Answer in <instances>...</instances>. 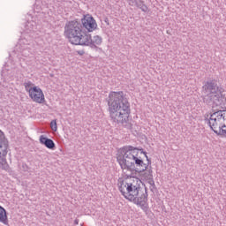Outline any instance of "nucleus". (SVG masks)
<instances>
[{
  "label": "nucleus",
  "mask_w": 226,
  "mask_h": 226,
  "mask_svg": "<svg viewBox=\"0 0 226 226\" xmlns=\"http://www.w3.org/2000/svg\"><path fill=\"white\" fill-rule=\"evenodd\" d=\"M0 222L4 225H8V215L6 209L0 206Z\"/></svg>",
  "instance_id": "12"
},
{
  "label": "nucleus",
  "mask_w": 226,
  "mask_h": 226,
  "mask_svg": "<svg viewBox=\"0 0 226 226\" xmlns=\"http://www.w3.org/2000/svg\"><path fill=\"white\" fill-rule=\"evenodd\" d=\"M50 126H51V130H53V132H57V122H56V120L51 121Z\"/></svg>",
  "instance_id": "19"
},
{
  "label": "nucleus",
  "mask_w": 226,
  "mask_h": 226,
  "mask_svg": "<svg viewBox=\"0 0 226 226\" xmlns=\"http://www.w3.org/2000/svg\"><path fill=\"white\" fill-rule=\"evenodd\" d=\"M136 6L137 8H139V10H141V11H144L146 13V11H147V5L144 4V1L142 0H136Z\"/></svg>",
  "instance_id": "17"
},
{
  "label": "nucleus",
  "mask_w": 226,
  "mask_h": 226,
  "mask_svg": "<svg viewBox=\"0 0 226 226\" xmlns=\"http://www.w3.org/2000/svg\"><path fill=\"white\" fill-rule=\"evenodd\" d=\"M40 144L45 146L48 149H56V143L51 139L45 137V135H41L39 139Z\"/></svg>",
  "instance_id": "11"
},
{
  "label": "nucleus",
  "mask_w": 226,
  "mask_h": 226,
  "mask_svg": "<svg viewBox=\"0 0 226 226\" xmlns=\"http://www.w3.org/2000/svg\"><path fill=\"white\" fill-rule=\"evenodd\" d=\"M28 94L35 103H45V94L39 87H33V89L29 90Z\"/></svg>",
  "instance_id": "8"
},
{
  "label": "nucleus",
  "mask_w": 226,
  "mask_h": 226,
  "mask_svg": "<svg viewBox=\"0 0 226 226\" xmlns=\"http://www.w3.org/2000/svg\"><path fill=\"white\" fill-rule=\"evenodd\" d=\"M202 89L205 94L203 98L205 103L207 105H211V103L218 105V103H220L222 91L220 90V87H218V81H216V79H208L206 81Z\"/></svg>",
  "instance_id": "5"
},
{
  "label": "nucleus",
  "mask_w": 226,
  "mask_h": 226,
  "mask_svg": "<svg viewBox=\"0 0 226 226\" xmlns=\"http://www.w3.org/2000/svg\"><path fill=\"white\" fill-rule=\"evenodd\" d=\"M25 29L26 33H31L36 29V22L34 21H27L25 25Z\"/></svg>",
  "instance_id": "14"
},
{
  "label": "nucleus",
  "mask_w": 226,
  "mask_h": 226,
  "mask_svg": "<svg viewBox=\"0 0 226 226\" xmlns=\"http://www.w3.org/2000/svg\"><path fill=\"white\" fill-rule=\"evenodd\" d=\"M79 22L82 26V29L87 34H88V33H93V31H94L96 27H98L96 20L94 19V18H93V16L89 14L85 15Z\"/></svg>",
  "instance_id": "7"
},
{
  "label": "nucleus",
  "mask_w": 226,
  "mask_h": 226,
  "mask_svg": "<svg viewBox=\"0 0 226 226\" xmlns=\"http://www.w3.org/2000/svg\"><path fill=\"white\" fill-rule=\"evenodd\" d=\"M139 149L132 146H124L118 150L117 156V162L119 163L122 170H129V172H146L149 165H151V160L147 156V153L144 152L147 163L144 162L141 157H138L135 152Z\"/></svg>",
  "instance_id": "3"
},
{
  "label": "nucleus",
  "mask_w": 226,
  "mask_h": 226,
  "mask_svg": "<svg viewBox=\"0 0 226 226\" xmlns=\"http://www.w3.org/2000/svg\"><path fill=\"white\" fill-rule=\"evenodd\" d=\"M6 154H8V146L5 148H0V167L4 170L8 169V162H6Z\"/></svg>",
  "instance_id": "10"
},
{
  "label": "nucleus",
  "mask_w": 226,
  "mask_h": 226,
  "mask_svg": "<svg viewBox=\"0 0 226 226\" xmlns=\"http://www.w3.org/2000/svg\"><path fill=\"white\" fill-rule=\"evenodd\" d=\"M142 181L138 177H131L125 180H122L118 184V189L123 197L139 206L142 211L147 213L149 205L147 204V191L142 192L140 184Z\"/></svg>",
  "instance_id": "2"
},
{
  "label": "nucleus",
  "mask_w": 226,
  "mask_h": 226,
  "mask_svg": "<svg viewBox=\"0 0 226 226\" xmlns=\"http://www.w3.org/2000/svg\"><path fill=\"white\" fill-rule=\"evenodd\" d=\"M87 36L88 37V41H87L86 44H82V47H91L94 50H102L101 48H99L97 45H102L103 39L100 35H94L93 38L91 37V34H87Z\"/></svg>",
  "instance_id": "9"
},
{
  "label": "nucleus",
  "mask_w": 226,
  "mask_h": 226,
  "mask_svg": "<svg viewBox=\"0 0 226 226\" xmlns=\"http://www.w3.org/2000/svg\"><path fill=\"white\" fill-rule=\"evenodd\" d=\"M226 123V110L214 111L207 119V124L210 129L216 132L218 128L225 127Z\"/></svg>",
  "instance_id": "6"
},
{
  "label": "nucleus",
  "mask_w": 226,
  "mask_h": 226,
  "mask_svg": "<svg viewBox=\"0 0 226 226\" xmlns=\"http://www.w3.org/2000/svg\"><path fill=\"white\" fill-rule=\"evenodd\" d=\"M32 86H34V84L31 81H27V82L24 83L25 89H26V93H28V94H29V91H31V89H33Z\"/></svg>",
  "instance_id": "18"
},
{
  "label": "nucleus",
  "mask_w": 226,
  "mask_h": 226,
  "mask_svg": "<svg viewBox=\"0 0 226 226\" xmlns=\"http://www.w3.org/2000/svg\"><path fill=\"white\" fill-rule=\"evenodd\" d=\"M108 107L112 123L123 124L127 130H132V124L128 123L132 109L123 91L109 93Z\"/></svg>",
  "instance_id": "1"
},
{
  "label": "nucleus",
  "mask_w": 226,
  "mask_h": 226,
  "mask_svg": "<svg viewBox=\"0 0 226 226\" xmlns=\"http://www.w3.org/2000/svg\"><path fill=\"white\" fill-rule=\"evenodd\" d=\"M143 177L147 181H149L150 185H154V181H153V170L151 169V167L149 170L147 169L145 170L143 174Z\"/></svg>",
  "instance_id": "13"
},
{
  "label": "nucleus",
  "mask_w": 226,
  "mask_h": 226,
  "mask_svg": "<svg viewBox=\"0 0 226 226\" xmlns=\"http://www.w3.org/2000/svg\"><path fill=\"white\" fill-rule=\"evenodd\" d=\"M25 52H26V49L22 51L23 56L26 54Z\"/></svg>",
  "instance_id": "21"
},
{
  "label": "nucleus",
  "mask_w": 226,
  "mask_h": 226,
  "mask_svg": "<svg viewBox=\"0 0 226 226\" xmlns=\"http://www.w3.org/2000/svg\"><path fill=\"white\" fill-rule=\"evenodd\" d=\"M214 133H215V135H218L219 137H226V124L224 122V127H218V129H216Z\"/></svg>",
  "instance_id": "16"
},
{
  "label": "nucleus",
  "mask_w": 226,
  "mask_h": 226,
  "mask_svg": "<svg viewBox=\"0 0 226 226\" xmlns=\"http://www.w3.org/2000/svg\"><path fill=\"white\" fill-rule=\"evenodd\" d=\"M79 219H75L74 220V225H79Z\"/></svg>",
  "instance_id": "20"
},
{
  "label": "nucleus",
  "mask_w": 226,
  "mask_h": 226,
  "mask_svg": "<svg viewBox=\"0 0 226 226\" xmlns=\"http://www.w3.org/2000/svg\"><path fill=\"white\" fill-rule=\"evenodd\" d=\"M8 146V139L4 137V133L0 131V148L5 149Z\"/></svg>",
  "instance_id": "15"
},
{
  "label": "nucleus",
  "mask_w": 226,
  "mask_h": 226,
  "mask_svg": "<svg viewBox=\"0 0 226 226\" xmlns=\"http://www.w3.org/2000/svg\"><path fill=\"white\" fill-rule=\"evenodd\" d=\"M64 35L72 45H86L89 41L87 34L83 30L80 20L68 21L64 26Z\"/></svg>",
  "instance_id": "4"
}]
</instances>
